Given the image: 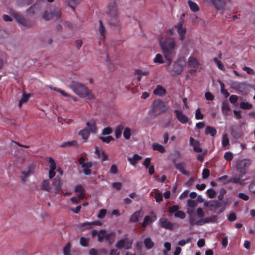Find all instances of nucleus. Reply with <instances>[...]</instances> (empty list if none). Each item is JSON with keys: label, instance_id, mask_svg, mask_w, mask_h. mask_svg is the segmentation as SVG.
<instances>
[{"label": "nucleus", "instance_id": "f257e3e1", "mask_svg": "<svg viewBox=\"0 0 255 255\" xmlns=\"http://www.w3.org/2000/svg\"><path fill=\"white\" fill-rule=\"evenodd\" d=\"M159 45L168 64L170 65L173 57L175 55V49L177 46L176 40L174 39H168L165 37H161L159 39Z\"/></svg>", "mask_w": 255, "mask_h": 255}, {"label": "nucleus", "instance_id": "f03ea898", "mask_svg": "<svg viewBox=\"0 0 255 255\" xmlns=\"http://www.w3.org/2000/svg\"><path fill=\"white\" fill-rule=\"evenodd\" d=\"M107 14L109 16L108 18L110 24L116 26L119 22L118 5L115 1L111 2L107 7Z\"/></svg>", "mask_w": 255, "mask_h": 255}, {"label": "nucleus", "instance_id": "7ed1b4c3", "mask_svg": "<svg viewBox=\"0 0 255 255\" xmlns=\"http://www.w3.org/2000/svg\"><path fill=\"white\" fill-rule=\"evenodd\" d=\"M167 109L168 108L165 103L160 100L157 99L153 102L151 109L149 110L148 114L155 118L165 112Z\"/></svg>", "mask_w": 255, "mask_h": 255}, {"label": "nucleus", "instance_id": "20e7f679", "mask_svg": "<svg viewBox=\"0 0 255 255\" xmlns=\"http://www.w3.org/2000/svg\"><path fill=\"white\" fill-rule=\"evenodd\" d=\"M186 64V59L184 57H181L175 62L172 66V69L171 71V74L172 76L180 74L183 71V68Z\"/></svg>", "mask_w": 255, "mask_h": 255}, {"label": "nucleus", "instance_id": "39448f33", "mask_svg": "<svg viewBox=\"0 0 255 255\" xmlns=\"http://www.w3.org/2000/svg\"><path fill=\"white\" fill-rule=\"evenodd\" d=\"M61 15V10L59 7H52L49 12L46 11L43 13L42 17L45 20H50L54 18H59Z\"/></svg>", "mask_w": 255, "mask_h": 255}, {"label": "nucleus", "instance_id": "423d86ee", "mask_svg": "<svg viewBox=\"0 0 255 255\" xmlns=\"http://www.w3.org/2000/svg\"><path fill=\"white\" fill-rule=\"evenodd\" d=\"M252 161L250 159H245L240 160L237 161L236 164V170L237 171L242 174V175H245L247 173V169L251 164Z\"/></svg>", "mask_w": 255, "mask_h": 255}, {"label": "nucleus", "instance_id": "0eeeda50", "mask_svg": "<svg viewBox=\"0 0 255 255\" xmlns=\"http://www.w3.org/2000/svg\"><path fill=\"white\" fill-rule=\"evenodd\" d=\"M69 87L76 94L80 97H81L85 96L87 88L84 85L77 82L73 81Z\"/></svg>", "mask_w": 255, "mask_h": 255}, {"label": "nucleus", "instance_id": "6e6552de", "mask_svg": "<svg viewBox=\"0 0 255 255\" xmlns=\"http://www.w3.org/2000/svg\"><path fill=\"white\" fill-rule=\"evenodd\" d=\"M158 224L160 227L169 230H173L179 227L178 224L171 223L165 218H161L159 220Z\"/></svg>", "mask_w": 255, "mask_h": 255}, {"label": "nucleus", "instance_id": "1a4fd4ad", "mask_svg": "<svg viewBox=\"0 0 255 255\" xmlns=\"http://www.w3.org/2000/svg\"><path fill=\"white\" fill-rule=\"evenodd\" d=\"M203 1L207 4H213L217 9L221 10L224 8L229 0H203Z\"/></svg>", "mask_w": 255, "mask_h": 255}, {"label": "nucleus", "instance_id": "9d476101", "mask_svg": "<svg viewBox=\"0 0 255 255\" xmlns=\"http://www.w3.org/2000/svg\"><path fill=\"white\" fill-rule=\"evenodd\" d=\"M132 241L127 238L119 240L115 245V247L120 250L125 249L128 250L131 248Z\"/></svg>", "mask_w": 255, "mask_h": 255}, {"label": "nucleus", "instance_id": "9b49d317", "mask_svg": "<svg viewBox=\"0 0 255 255\" xmlns=\"http://www.w3.org/2000/svg\"><path fill=\"white\" fill-rule=\"evenodd\" d=\"M183 21L180 20L176 25L175 27L176 28L177 32L179 36L180 40L183 41L185 39V34L186 32V28L183 26Z\"/></svg>", "mask_w": 255, "mask_h": 255}, {"label": "nucleus", "instance_id": "f8f14e48", "mask_svg": "<svg viewBox=\"0 0 255 255\" xmlns=\"http://www.w3.org/2000/svg\"><path fill=\"white\" fill-rule=\"evenodd\" d=\"M188 66L191 68L190 73L192 74L197 71L199 63L198 60L193 57H190L188 61Z\"/></svg>", "mask_w": 255, "mask_h": 255}, {"label": "nucleus", "instance_id": "ddd939ff", "mask_svg": "<svg viewBox=\"0 0 255 255\" xmlns=\"http://www.w3.org/2000/svg\"><path fill=\"white\" fill-rule=\"evenodd\" d=\"M244 175H242V174L235 175L234 176L231 177L226 182H224V184H227L230 182H233L234 183L237 184L238 183L240 185L243 186L245 185V181L244 180H242V178L244 176Z\"/></svg>", "mask_w": 255, "mask_h": 255}, {"label": "nucleus", "instance_id": "4468645a", "mask_svg": "<svg viewBox=\"0 0 255 255\" xmlns=\"http://www.w3.org/2000/svg\"><path fill=\"white\" fill-rule=\"evenodd\" d=\"M156 219V215L153 212H151L150 216H145L143 222L141 224V227L143 228H145L147 226L155 221Z\"/></svg>", "mask_w": 255, "mask_h": 255}, {"label": "nucleus", "instance_id": "2eb2a0df", "mask_svg": "<svg viewBox=\"0 0 255 255\" xmlns=\"http://www.w3.org/2000/svg\"><path fill=\"white\" fill-rule=\"evenodd\" d=\"M34 167L33 166H29L28 167L26 171L21 172L20 178L22 183H25L29 176L33 174Z\"/></svg>", "mask_w": 255, "mask_h": 255}, {"label": "nucleus", "instance_id": "dca6fc26", "mask_svg": "<svg viewBox=\"0 0 255 255\" xmlns=\"http://www.w3.org/2000/svg\"><path fill=\"white\" fill-rule=\"evenodd\" d=\"M217 219V216L212 215L209 217L205 218L197 221L196 225L201 226L206 223L216 222Z\"/></svg>", "mask_w": 255, "mask_h": 255}, {"label": "nucleus", "instance_id": "f3484780", "mask_svg": "<svg viewBox=\"0 0 255 255\" xmlns=\"http://www.w3.org/2000/svg\"><path fill=\"white\" fill-rule=\"evenodd\" d=\"M174 113L178 120L182 124H186L189 121V118L181 111L175 110Z\"/></svg>", "mask_w": 255, "mask_h": 255}, {"label": "nucleus", "instance_id": "a211bd4d", "mask_svg": "<svg viewBox=\"0 0 255 255\" xmlns=\"http://www.w3.org/2000/svg\"><path fill=\"white\" fill-rule=\"evenodd\" d=\"M12 15L14 17L16 21L22 25L27 26L28 25V22L25 18L19 13L13 12Z\"/></svg>", "mask_w": 255, "mask_h": 255}, {"label": "nucleus", "instance_id": "6ab92c4d", "mask_svg": "<svg viewBox=\"0 0 255 255\" xmlns=\"http://www.w3.org/2000/svg\"><path fill=\"white\" fill-rule=\"evenodd\" d=\"M62 185L61 180L60 177L56 176L52 181V186L54 189V192L57 193L60 190Z\"/></svg>", "mask_w": 255, "mask_h": 255}, {"label": "nucleus", "instance_id": "aec40b11", "mask_svg": "<svg viewBox=\"0 0 255 255\" xmlns=\"http://www.w3.org/2000/svg\"><path fill=\"white\" fill-rule=\"evenodd\" d=\"M190 144L193 147L194 151L196 152H201L202 148L200 147V143L199 141L195 140L193 137L190 138Z\"/></svg>", "mask_w": 255, "mask_h": 255}, {"label": "nucleus", "instance_id": "412c9836", "mask_svg": "<svg viewBox=\"0 0 255 255\" xmlns=\"http://www.w3.org/2000/svg\"><path fill=\"white\" fill-rule=\"evenodd\" d=\"M143 215V211L142 210H140L138 211L134 212L130 217L129 222L132 223H135L138 221V219L140 217H142Z\"/></svg>", "mask_w": 255, "mask_h": 255}, {"label": "nucleus", "instance_id": "4be33fe9", "mask_svg": "<svg viewBox=\"0 0 255 255\" xmlns=\"http://www.w3.org/2000/svg\"><path fill=\"white\" fill-rule=\"evenodd\" d=\"M99 32L101 36L100 39L102 40L105 39L107 34V31L101 20L99 21Z\"/></svg>", "mask_w": 255, "mask_h": 255}, {"label": "nucleus", "instance_id": "5701e85b", "mask_svg": "<svg viewBox=\"0 0 255 255\" xmlns=\"http://www.w3.org/2000/svg\"><path fill=\"white\" fill-rule=\"evenodd\" d=\"M95 153L98 156L99 158H101L102 161L107 160L108 159V156L105 152L102 149L99 150L97 147L96 148Z\"/></svg>", "mask_w": 255, "mask_h": 255}, {"label": "nucleus", "instance_id": "b1692460", "mask_svg": "<svg viewBox=\"0 0 255 255\" xmlns=\"http://www.w3.org/2000/svg\"><path fill=\"white\" fill-rule=\"evenodd\" d=\"M175 167L179 170L183 174L189 176V172L184 169L185 164L183 162L178 163H174Z\"/></svg>", "mask_w": 255, "mask_h": 255}, {"label": "nucleus", "instance_id": "393cba45", "mask_svg": "<svg viewBox=\"0 0 255 255\" xmlns=\"http://www.w3.org/2000/svg\"><path fill=\"white\" fill-rule=\"evenodd\" d=\"M153 93L159 96H163L166 94V90L161 86L157 85L154 90Z\"/></svg>", "mask_w": 255, "mask_h": 255}, {"label": "nucleus", "instance_id": "a878e982", "mask_svg": "<svg viewBox=\"0 0 255 255\" xmlns=\"http://www.w3.org/2000/svg\"><path fill=\"white\" fill-rule=\"evenodd\" d=\"M222 111L224 116H227L230 111L229 103L227 100L222 102Z\"/></svg>", "mask_w": 255, "mask_h": 255}, {"label": "nucleus", "instance_id": "bb28decb", "mask_svg": "<svg viewBox=\"0 0 255 255\" xmlns=\"http://www.w3.org/2000/svg\"><path fill=\"white\" fill-rule=\"evenodd\" d=\"M105 239L107 241L110 245L112 244L115 240V234L114 232H110L106 234Z\"/></svg>", "mask_w": 255, "mask_h": 255}, {"label": "nucleus", "instance_id": "cd10ccee", "mask_svg": "<svg viewBox=\"0 0 255 255\" xmlns=\"http://www.w3.org/2000/svg\"><path fill=\"white\" fill-rule=\"evenodd\" d=\"M41 188L42 190L48 192H50L52 191V188L49 186V182L48 180H44L42 181Z\"/></svg>", "mask_w": 255, "mask_h": 255}, {"label": "nucleus", "instance_id": "c85d7f7f", "mask_svg": "<svg viewBox=\"0 0 255 255\" xmlns=\"http://www.w3.org/2000/svg\"><path fill=\"white\" fill-rule=\"evenodd\" d=\"M142 159V157L137 154H135L132 157L128 158V160L130 162V164L134 165L136 164L137 161Z\"/></svg>", "mask_w": 255, "mask_h": 255}, {"label": "nucleus", "instance_id": "c756f323", "mask_svg": "<svg viewBox=\"0 0 255 255\" xmlns=\"http://www.w3.org/2000/svg\"><path fill=\"white\" fill-rule=\"evenodd\" d=\"M149 74V72L147 71H142L139 69H136L135 70V74L137 75V81L139 82L143 75H147Z\"/></svg>", "mask_w": 255, "mask_h": 255}, {"label": "nucleus", "instance_id": "7c9ffc66", "mask_svg": "<svg viewBox=\"0 0 255 255\" xmlns=\"http://www.w3.org/2000/svg\"><path fill=\"white\" fill-rule=\"evenodd\" d=\"M205 133L206 134H210L212 136H214L217 133V130L213 127L207 126L206 128Z\"/></svg>", "mask_w": 255, "mask_h": 255}, {"label": "nucleus", "instance_id": "2f4dec72", "mask_svg": "<svg viewBox=\"0 0 255 255\" xmlns=\"http://www.w3.org/2000/svg\"><path fill=\"white\" fill-rule=\"evenodd\" d=\"M188 5L191 9V10L194 12H196L199 11V8L198 5L194 2L192 1L191 0H188Z\"/></svg>", "mask_w": 255, "mask_h": 255}, {"label": "nucleus", "instance_id": "473e14b6", "mask_svg": "<svg viewBox=\"0 0 255 255\" xmlns=\"http://www.w3.org/2000/svg\"><path fill=\"white\" fill-rule=\"evenodd\" d=\"M143 243L145 247L148 249H150L154 246V243L150 238H145Z\"/></svg>", "mask_w": 255, "mask_h": 255}, {"label": "nucleus", "instance_id": "72a5a7b5", "mask_svg": "<svg viewBox=\"0 0 255 255\" xmlns=\"http://www.w3.org/2000/svg\"><path fill=\"white\" fill-rule=\"evenodd\" d=\"M124 129V127L123 125H119L116 128L115 132V136L117 138H119L121 136L123 130Z\"/></svg>", "mask_w": 255, "mask_h": 255}, {"label": "nucleus", "instance_id": "f704fd0d", "mask_svg": "<svg viewBox=\"0 0 255 255\" xmlns=\"http://www.w3.org/2000/svg\"><path fill=\"white\" fill-rule=\"evenodd\" d=\"M152 148L154 150H157L161 153H164L165 152V149L162 145L157 144V143H153L152 144Z\"/></svg>", "mask_w": 255, "mask_h": 255}, {"label": "nucleus", "instance_id": "c9c22d12", "mask_svg": "<svg viewBox=\"0 0 255 255\" xmlns=\"http://www.w3.org/2000/svg\"><path fill=\"white\" fill-rule=\"evenodd\" d=\"M79 134L82 135L84 139L86 140L89 136L90 130L87 128H84L79 131Z\"/></svg>", "mask_w": 255, "mask_h": 255}, {"label": "nucleus", "instance_id": "e433bc0d", "mask_svg": "<svg viewBox=\"0 0 255 255\" xmlns=\"http://www.w3.org/2000/svg\"><path fill=\"white\" fill-rule=\"evenodd\" d=\"M222 203L217 200H213L210 201V208L211 210L217 209L222 206Z\"/></svg>", "mask_w": 255, "mask_h": 255}, {"label": "nucleus", "instance_id": "4c0bfd02", "mask_svg": "<svg viewBox=\"0 0 255 255\" xmlns=\"http://www.w3.org/2000/svg\"><path fill=\"white\" fill-rule=\"evenodd\" d=\"M71 248V244L68 242L65 246L63 248V252L64 255H71L70 250Z\"/></svg>", "mask_w": 255, "mask_h": 255}, {"label": "nucleus", "instance_id": "58836bf2", "mask_svg": "<svg viewBox=\"0 0 255 255\" xmlns=\"http://www.w3.org/2000/svg\"><path fill=\"white\" fill-rule=\"evenodd\" d=\"M67 146H78V142L76 140H73L71 141H68L64 143L61 145V147H65Z\"/></svg>", "mask_w": 255, "mask_h": 255}, {"label": "nucleus", "instance_id": "ea45409f", "mask_svg": "<svg viewBox=\"0 0 255 255\" xmlns=\"http://www.w3.org/2000/svg\"><path fill=\"white\" fill-rule=\"evenodd\" d=\"M79 227L82 230L84 229H90L92 228V222H85L80 224Z\"/></svg>", "mask_w": 255, "mask_h": 255}, {"label": "nucleus", "instance_id": "a19ab883", "mask_svg": "<svg viewBox=\"0 0 255 255\" xmlns=\"http://www.w3.org/2000/svg\"><path fill=\"white\" fill-rule=\"evenodd\" d=\"M240 108L244 110H250L252 108L253 105L248 102H241L240 104Z\"/></svg>", "mask_w": 255, "mask_h": 255}, {"label": "nucleus", "instance_id": "79ce46f5", "mask_svg": "<svg viewBox=\"0 0 255 255\" xmlns=\"http://www.w3.org/2000/svg\"><path fill=\"white\" fill-rule=\"evenodd\" d=\"M87 126L89 128V130L92 132L96 133V124L94 122H87L86 123Z\"/></svg>", "mask_w": 255, "mask_h": 255}, {"label": "nucleus", "instance_id": "37998d69", "mask_svg": "<svg viewBox=\"0 0 255 255\" xmlns=\"http://www.w3.org/2000/svg\"><path fill=\"white\" fill-rule=\"evenodd\" d=\"M106 230H101L98 232V241L99 242H102L103 239H105L106 236Z\"/></svg>", "mask_w": 255, "mask_h": 255}, {"label": "nucleus", "instance_id": "c03bdc74", "mask_svg": "<svg viewBox=\"0 0 255 255\" xmlns=\"http://www.w3.org/2000/svg\"><path fill=\"white\" fill-rule=\"evenodd\" d=\"M83 0H67L68 5L74 10V7Z\"/></svg>", "mask_w": 255, "mask_h": 255}, {"label": "nucleus", "instance_id": "a18cd8bd", "mask_svg": "<svg viewBox=\"0 0 255 255\" xmlns=\"http://www.w3.org/2000/svg\"><path fill=\"white\" fill-rule=\"evenodd\" d=\"M231 133L234 138L236 139H239L242 135V133L241 132L237 131L235 130L233 128H231Z\"/></svg>", "mask_w": 255, "mask_h": 255}, {"label": "nucleus", "instance_id": "49530a36", "mask_svg": "<svg viewBox=\"0 0 255 255\" xmlns=\"http://www.w3.org/2000/svg\"><path fill=\"white\" fill-rule=\"evenodd\" d=\"M123 135L126 139H129L131 136V129L129 128H126L124 129Z\"/></svg>", "mask_w": 255, "mask_h": 255}, {"label": "nucleus", "instance_id": "de8ad7c7", "mask_svg": "<svg viewBox=\"0 0 255 255\" xmlns=\"http://www.w3.org/2000/svg\"><path fill=\"white\" fill-rule=\"evenodd\" d=\"M222 143L223 146L224 147L229 145V139L227 133H225L223 135Z\"/></svg>", "mask_w": 255, "mask_h": 255}, {"label": "nucleus", "instance_id": "09e8293b", "mask_svg": "<svg viewBox=\"0 0 255 255\" xmlns=\"http://www.w3.org/2000/svg\"><path fill=\"white\" fill-rule=\"evenodd\" d=\"M153 61L155 63L162 64L164 63V60L162 55L160 54H157L155 57L153 59Z\"/></svg>", "mask_w": 255, "mask_h": 255}, {"label": "nucleus", "instance_id": "8fccbe9b", "mask_svg": "<svg viewBox=\"0 0 255 255\" xmlns=\"http://www.w3.org/2000/svg\"><path fill=\"white\" fill-rule=\"evenodd\" d=\"M29 97H30L29 94L23 95L22 98L20 100V101L18 103V106L19 107H20L23 103L27 102L28 101V100H29Z\"/></svg>", "mask_w": 255, "mask_h": 255}, {"label": "nucleus", "instance_id": "3c124183", "mask_svg": "<svg viewBox=\"0 0 255 255\" xmlns=\"http://www.w3.org/2000/svg\"><path fill=\"white\" fill-rule=\"evenodd\" d=\"M99 138L102 140V141L107 143H109L111 141L114 140V138L110 135L107 136H101Z\"/></svg>", "mask_w": 255, "mask_h": 255}, {"label": "nucleus", "instance_id": "603ef678", "mask_svg": "<svg viewBox=\"0 0 255 255\" xmlns=\"http://www.w3.org/2000/svg\"><path fill=\"white\" fill-rule=\"evenodd\" d=\"M47 161L50 163V170H55L56 168V165L54 160L51 157L47 158Z\"/></svg>", "mask_w": 255, "mask_h": 255}, {"label": "nucleus", "instance_id": "864d4df0", "mask_svg": "<svg viewBox=\"0 0 255 255\" xmlns=\"http://www.w3.org/2000/svg\"><path fill=\"white\" fill-rule=\"evenodd\" d=\"M82 98H87L89 100H92L94 98V96L93 94V93L91 92V91L88 90V89H86V91L85 93V96L83 97H81Z\"/></svg>", "mask_w": 255, "mask_h": 255}, {"label": "nucleus", "instance_id": "5fc2aeb1", "mask_svg": "<svg viewBox=\"0 0 255 255\" xmlns=\"http://www.w3.org/2000/svg\"><path fill=\"white\" fill-rule=\"evenodd\" d=\"M80 243L83 247H88L89 245V240L85 237H81L80 239Z\"/></svg>", "mask_w": 255, "mask_h": 255}, {"label": "nucleus", "instance_id": "6e6d98bb", "mask_svg": "<svg viewBox=\"0 0 255 255\" xmlns=\"http://www.w3.org/2000/svg\"><path fill=\"white\" fill-rule=\"evenodd\" d=\"M195 118L197 120H201L204 118V115L201 113L200 109L199 108L196 110Z\"/></svg>", "mask_w": 255, "mask_h": 255}, {"label": "nucleus", "instance_id": "4d7b16f0", "mask_svg": "<svg viewBox=\"0 0 255 255\" xmlns=\"http://www.w3.org/2000/svg\"><path fill=\"white\" fill-rule=\"evenodd\" d=\"M174 216L182 219L185 218L186 215L184 212L178 210L174 214Z\"/></svg>", "mask_w": 255, "mask_h": 255}, {"label": "nucleus", "instance_id": "13d9d810", "mask_svg": "<svg viewBox=\"0 0 255 255\" xmlns=\"http://www.w3.org/2000/svg\"><path fill=\"white\" fill-rule=\"evenodd\" d=\"M206 193L208 197L210 198H214L216 194V192L213 189H208Z\"/></svg>", "mask_w": 255, "mask_h": 255}, {"label": "nucleus", "instance_id": "bf43d9fd", "mask_svg": "<svg viewBox=\"0 0 255 255\" xmlns=\"http://www.w3.org/2000/svg\"><path fill=\"white\" fill-rule=\"evenodd\" d=\"M107 213V210L104 209H101L98 214V218L99 219H103L105 217Z\"/></svg>", "mask_w": 255, "mask_h": 255}, {"label": "nucleus", "instance_id": "052dcab7", "mask_svg": "<svg viewBox=\"0 0 255 255\" xmlns=\"http://www.w3.org/2000/svg\"><path fill=\"white\" fill-rule=\"evenodd\" d=\"M224 158L227 161H231L233 158V154L230 152H226L224 155Z\"/></svg>", "mask_w": 255, "mask_h": 255}, {"label": "nucleus", "instance_id": "680f3d73", "mask_svg": "<svg viewBox=\"0 0 255 255\" xmlns=\"http://www.w3.org/2000/svg\"><path fill=\"white\" fill-rule=\"evenodd\" d=\"M191 241V239L189 238L186 240H182L178 242V245L181 246H184L186 244L189 243Z\"/></svg>", "mask_w": 255, "mask_h": 255}, {"label": "nucleus", "instance_id": "e2e57ef3", "mask_svg": "<svg viewBox=\"0 0 255 255\" xmlns=\"http://www.w3.org/2000/svg\"><path fill=\"white\" fill-rule=\"evenodd\" d=\"M112 132V129L110 128H105L103 129L102 134L103 135H109Z\"/></svg>", "mask_w": 255, "mask_h": 255}, {"label": "nucleus", "instance_id": "0e129e2a", "mask_svg": "<svg viewBox=\"0 0 255 255\" xmlns=\"http://www.w3.org/2000/svg\"><path fill=\"white\" fill-rule=\"evenodd\" d=\"M210 175V171L209 169L205 168L202 171V178L203 179L207 178Z\"/></svg>", "mask_w": 255, "mask_h": 255}, {"label": "nucleus", "instance_id": "69168bd1", "mask_svg": "<svg viewBox=\"0 0 255 255\" xmlns=\"http://www.w3.org/2000/svg\"><path fill=\"white\" fill-rule=\"evenodd\" d=\"M226 193V190L224 188H221L220 190V194L218 196V199L219 200H222Z\"/></svg>", "mask_w": 255, "mask_h": 255}, {"label": "nucleus", "instance_id": "338daca9", "mask_svg": "<svg viewBox=\"0 0 255 255\" xmlns=\"http://www.w3.org/2000/svg\"><path fill=\"white\" fill-rule=\"evenodd\" d=\"M196 214L199 218H203L205 216L204 212L203 209L201 208H199L197 209Z\"/></svg>", "mask_w": 255, "mask_h": 255}, {"label": "nucleus", "instance_id": "774afa93", "mask_svg": "<svg viewBox=\"0 0 255 255\" xmlns=\"http://www.w3.org/2000/svg\"><path fill=\"white\" fill-rule=\"evenodd\" d=\"M113 187L117 190H120L122 186V184L121 182H114L112 184Z\"/></svg>", "mask_w": 255, "mask_h": 255}]
</instances>
